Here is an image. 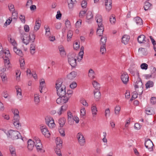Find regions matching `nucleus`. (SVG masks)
Masks as SVG:
<instances>
[{"instance_id":"nucleus-58","label":"nucleus","mask_w":156,"mask_h":156,"mask_svg":"<svg viewBox=\"0 0 156 156\" xmlns=\"http://www.w3.org/2000/svg\"><path fill=\"white\" fill-rule=\"evenodd\" d=\"M62 14L61 13L60 11H57V14L56 15V18L58 20H60L61 18Z\"/></svg>"},{"instance_id":"nucleus-40","label":"nucleus","mask_w":156,"mask_h":156,"mask_svg":"<svg viewBox=\"0 0 156 156\" xmlns=\"http://www.w3.org/2000/svg\"><path fill=\"white\" fill-rule=\"evenodd\" d=\"M56 144L57 145L59 146V147L62 145V141L61 140L60 137H57L56 139Z\"/></svg>"},{"instance_id":"nucleus-45","label":"nucleus","mask_w":156,"mask_h":156,"mask_svg":"<svg viewBox=\"0 0 156 156\" xmlns=\"http://www.w3.org/2000/svg\"><path fill=\"white\" fill-rule=\"evenodd\" d=\"M120 111V107L119 106H116L115 108V115H118Z\"/></svg>"},{"instance_id":"nucleus-15","label":"nucleus","mask_w":156,"mask_h":156,"mask_svg":"<svg viewBox=\"0 0 156 156\" xmlns=\"http://www.w3.org/2000/svg\"><path fill=\"white\" fill-rule=\"evenodd\" d=\"M156 72V68L154 67L153 68V70L151 72V74H146L145 75V76L146 79H149L150 78L152 77L154 78L156 76L155 72Z\"/></svg>"},{"instance_id":"nucleus-55","label":"nucleus","mask_w":156,"mask_h":156,"mask_svg":"<svg viewBox=\"0 0 156 156\" xmlns=\"http://www.w3.org/2000/svg\"><path fill=\"white\" fill-rule=\"evenodd\" d=\"M77 83L75 82H73L70 85V87L72 89H74L77 87Z\"/></svg>"},{"instance_id":"nucleus-61","label":"nucleus","mask_w":156,"mask_h":156,"mask_svg":"<svg viewBox=\"0 0 156 156\" xmlns=\"http://www.w3.org/2000/svg\"><path fill=\"white\" fill-rule=\"evenodd\" d=\"M61 26V23H57L55 24V27L57 29H60Z\"/></svg>"},{"instance_id":"nucleus-43","label":"nucleus","mask_w":156,"mask_h":156,"mask_svg":"<svg viewBox=\"0 0 156 156\" xmlns=\"http://www.w3.org/2000/svg\"><path fill=\"white\" fill-rule=\"evenodd\" d=\"M8 39L9 41L15 47L16 45V43L14 39H12L10 36H8Z\"/></svg>"},{"instance_id":"nucleus-3","label":"nucleus","mask_w":156,"mask_h":156,"mask_svg":"<svg viewBox=\"0 0 156 156\" xmlns=\"http://www.w3.org/2000/svg\"><path fill=\"white\" fill-rule=\"evenodd\" d=\"M68 62L72 67L75 68L77 65L76 59L74 57L73 54L68 56Z\"/></svg>"},{"instance_id":"nucleus-33","label":"nucleus","mask_w":156,"mask_h":156,"mask_svg":"<svg viewBox=\"0 0 156 156\" xmlns=\"http://www.w3.org/2000/svg\"><path fill=\"white\" fill-rule=\"evenodd\" d=\"M135 20L136 24L138 25H141L143 23L142 19L139 17H137L135 18Z\"/></svg>"},{"instance_id":"nucleus-46","label":"nucleus","mask_w":156,"mask_h":156,"mask_svg":"<svg viewBox=\"0 0 156 156\" xmlns=\"http://www.w3.org/2000/svg\"><path fill=\"white\" fill-rule=\"evenodd\" d=\"M59 132L60 134V135L62 136H65V129L61 127L59 129Z\"/></svg>"},{"instance_id":"nucleus-18","label":"nucleus","mask_w":156,"mask_h":156,"mask_svg":"<svg viewBox=\"0 0 156 156\" xmlns=\"http://www.w3.org/2000/svg\"><path fill=\"white\" fill-rule=\"evenodd\" d=\"M28 149L30 151H32L34 147V140H32L31 139H29L27 142Z\"/></svg>"},{"instance_id":"nucleus-17","label":"nucleus","mask_w":156,"mask_h":156,"mask_svg":"<svg viewBox=\"0 0 156 156\" xmlns=\"http://www.w3.org/2000/svg\"><path fill=\"white\" fill-rule=\"evenodd\" d=\"M112 0H106L105 1L106 9L107 11L108 12L112 9Z\"/></svg>"},{"instance_id":"nucleus-5","label":"nucleus","mask_w":156,"mask_h":156,"mask_svg":"<svg viewBox=\"0 0 156 156\" xmlns=\"http://www.w3.org/2000/svg\"><path fill=\"white\" fill-rule=\"evenodd\" d=\"M33 140L34 145L36 147L37 150L38 151L41 150V148L42 147V144L41 140L39 138L37 137H35L34 138Z\"/></svg>"},{"instance_id":"nucleus-22","label":"nucleus","mask_w":156,"mask_h":156,"mask_svg":"<svg viewBox=\"0 0 156 156\" xmlns=\"http://www.w3.org/2000/svg\"><path fill=\"white\" fill-rule=\"evenodd\" d=\"M68 115V121L70 125H72L73 123V121L72 118H73V116L72 114V113L69 111L67 112Z\"/></svg>"},{"instance_id":"nucleus-32","label":"nucleus","mask_w":156,"mask_h":156,"mask_svg":"<svg viewBox=\"0 0 156 156\" xmlns=\"http://www.w3.org/2000/svg\"><path fill=\"white\" fill-rule=\"evenodd\" d=\"M151 4L149 2L146 1L144 3V10L145 11H147L150 9V7L151 6Z\"/></svg>"},{"instance_id":"nucleus-41","label":"nucleus","mask_w":156,"mask_h":156,"mask_svg":"<svg viewBox=\"0 0 156 156\" xmlns=\"http://www.w3.org/2000/svg\"><path fill=\"white\" fill-rule=\"evenodd\" d=\"M20 66L21 68H23L25 64L24 58L23 57H20L19 59Z\"/></svg>"},{"instance_id":"nucleus-59","label":"nucleus","mask_w":156,"mask_h":156,"mask_svg":"<svg viewBox=\"0 0 156 156\" xmlns=\"http://www.w3.org/2000/svg\"><path fill=\"white\" fill-rule=\"evenodd\" d=\"M87 4V2L86 0H83L82 1L81 3V5L82 7L83 8H86Z\"/></svg>"},{"instance_id":"nucleus-7","label":"nucleus","mask_w":156,"mask_h":156,"mask_svg":"<svg viewBox=\"0 0 156 156\" xmlns=\"http://www.w3.org/2000/svg\"><path fill=\"white\" fill-rule=\"evenodd\" d=\"M144 145L145 147L147 148L150 151H153L154 144L150 139H148L145 140Z\"/></svg>"},{"instance_id":"nucleus-28","label":"nucleus","mask_w":156,"mask_h":156,"mask_svg":"<svg viewBox=\"0 0 156 156\" xmlns=\"http://www.w3.org/2000/svg\"><path fill=\"white\" fill-rule=\"evenodd\" d=\"M67 105H64L62 106L61 107L60 110L58 112L59 115H61L62 112H64L66 111L67 108Z\"/></svg>"},{"instance_id":"nucleus-38","label":"nucleus","mask_w":156,"mask_h":156,"mask_svg":"<svg viewBox=\"0 0 156 156\" xmlns=\"http://www.w3.org/2000/svg\"><path fill=\"white\" fill-rule=\"evenodd\" d=\"M89 76L91 78L93 79L94 78V72L93 69H89L88 73Z\"/></svg>"},{"instance_id":"nucleus-48","label":"nucleus","mask_w":156,"mask_h":156,"mask_svg":"<svg viewBox=\"0 0 156 156\" xmlns=\"http://www.w3.org/2000/svg\"><path fill=\"white\" fill-rule=\"evenodd\" d=\"M140 67L143 69L146 70L148 68V65L146 63H143L141 65Z\"/></svg>"},{"instance_id":"nucleus-53","label":"nucleus","mask_w":156,"mask_h":156,"mask_svg":"<svg viewBox=\"0 0 156 156\" xmlns=\"http://www.w3.org/2000/svg\"><path fill=\"white\" fill-rule=\"evenodd\" d=\"M55 152L58 156H62L61 151L60 149L56 148Z\"/></svg>"},{"instance_id":"nucleus-56","label":"nucleus","mask_w":156,"mask_h":156,"mask_svg":"<svg viewBox=\"0 0 156 156\" xmlns=\"http://www.w3.org/2000/svg\"><path fill=\"white\" fill-rule=\"evenodd\" d=\"M34 101L36 104H37L40 101V98L37 94L34 95Z\"/></svg>"},{"instance_id":"nucleus-60","label":"nucleus","mask_w":156,"mask_h":156,"mask_svg":"<svg viewBox=\"0 0 156 156\" xmlns=\"http://www.w3.org/2000/svg\"><path fill=\"white\" fill-rule=\"evenodd\" d=\"M12 18H11V17H9V18L8 19V20H7L4 24L5 25H9L11 23V22L12 21Z\"/></svg>"},{"instance_id":"nucleus-26","label":"nucleus","mask_w":156,"mask_h":156,"mask_svg":"<svg viewBox=\"0 0 156 156\" xmlns=\"http://www.w3.org/2000/svg\"><path fill=\"white\" fill-rule=\"evenodd\" d=\"M21 38L22 40L23 43L26 45L28 44L29 42L31 41V38H29L28 36L26 37V39H25L23 36H22L21 37Z\"/></svg>"},{"instance_id":"nucleus-24","label":"nucleus","mask_w":156,"mask_h":156,"mask_svg":"<svg viewBox=\"0 0 156 156\" xmlns=\"http://www.w3.org/2000/svg\"><path fill=\"white\" fill-rule=\"evenodd\" d=\"M130 37L126 35H124L122 38V42L125 44H127L129 41Z\"/></svg>"},{"instance_id":"nucleus-8","label":"nucleus","mask_w":156,"mask_h":156,"mask_svg":"<svg viewBox=\"0 0 156 156\" xmlns=\"http://www.w3.org/2000/svg\"><path fill=\"white\" fill-rule=\"evenodd\" d=\"M69 97H66V96L63 97H59L56 100V103L58 104L62 105L66 103L69 99Z\"/></svg>"},{"instance_id":"nucleus-20","label":"nucleus","mask_w":156,"mask_h":156,"mask_svg":"<svg viewBox=\"0 0 156 156\" xmlns=\"http://www.w3.org/2000/svg\"><path fill=\"white\" fill-rule=\"evenodd\" d=\"M98 26V28L97 29V34L99 36H101L104 31V27L103 25H101L100 27L99 26Z\"/></svg>"},{"instance_id":"nucleus-51","label":"nucleus","mask_w":156,"mask_h":156,"mask_svg":"<svg viewBox=\"0 0 156 156\" xmlns=\"http://www.w3.org/2000/svg\"><path fill=\"white\" fill-rule=\"evenodd\" d=\"M82 20L81 19H79L76 23L75 25L76 28H79L81 26V25Z\"/></svg>"},{"instance_id":"nucleus-63","label":"nucleus","mask_w":156,"mask_h":156,"mask_svg":"<svg viewBox=\"0 0 156 156\" xmlns=\"http://www.w3.org/2000/svg\"><path fill=\"white\" fill-rule=\"evenodd\" d=\"M105 116L106 117L107 116H109L110 115V111L109 108H107L105 110Z\"/></svg>"},{"instance_id":"nucleus-52","label":"nucleus","mask_w":156,"mask_h":156,"mask_svg":"<svg viewBox=\"0 0 156 156\" xmlns=\"http://www.w3.org/2000/svg\"><path fill=\"white\" fill-rule=\"evenodd\" d=\"M83 54L84 52L80 51L78 54V56L77 58L78 60L80 59V60H81L83 58Z\"/></svg>"},{"instance_id":"nucleus-34","label":"nucleus","mask_w":156,"mask_h":156,"mask_svg":"<svg viewBox=\"0 0 156 156\" xmlns=\"http://www.w3.org/2000/svg\"><path fill=\"white\" fill-rule=\"evenodd\" d=\"M41 23L39 22V20H36L35 23V25L34 27V30L37 31L40 28Z\"/></svg>"},{"instance_id":"nucleus-10","label":"nucleus","mask_w":156,"mask_h":156,"mask_svg":"<svg viewBox=\"0 0 156 156\" xmlns=\"http://www.w3.org/2000/svg\"><path fill=\"white\" fill-rule=\"evenodd\" d=\"M146 37L144 35H141L138 36L137 38V41L140 44L144 43L145 42H147V46H149L148 42L149 41V39H147L145 40Z\"/></svg>"},{"instance_id":"nucleus-12","label":"nucleus","mask_w":156,"mask_h":156,"mask_svg":"<svg viewBox=\"0 0 156 156\" xmlns=\"http://www.w3.org/2000/svg\"><path fill=\"white\" fill-rule=\"evenodd\" d=\"M121 78L123 83L125 84H127L129 82V76L128 74L126 72H124L122 74Z\"/></svg>"},{"instance_id":"nucleus-9","label":"nucleus","mask_w":156,"mask_h":156,"mask_svg":"<svg viewBox=\"0 0 156 156\" xmlns=\"http://www.w3.org/2000/svg\"><path fill=\"white\" fill-rule=\"evenodd\" d=\"M20 117L19 115H15L14 116L13 124L15 127L18 129L21 126V124L20 122Z\"/></svg>"},{"instance_id":"nucleus-35","label":"nucleus","mask_w":156,"mask_h":156,"mask_svg":"<svg viewBox=\"0 0 156 156\" xmlns=\"http://www.w3.org/2000/svg\"><path fill=\"white\" fill-rule=\"evenodd\" d=\"M154 83L152 81L149 80L145 84L146 88L147 89L150 87H153Z\"/></svg>"},{"instance_id":"nucleus-62","label":"nucleus","mask_w":156,"mask_h":156,"mask_svg":"<svg viewBox=\"0 0 156 156\" xmlns=\"http://www.w3.org/2000/svg\"><path fill=\"white\" fill-rule=\"evenodd\" d=\"M86 114V110L84 108H82L80 110L81 116H84Z\"/></svg>"},{"instance_id":"nucleus-36","label":"nucleus","mask_w":156,"mask_h":156,"mask_svg":"<svg viewBox=\"0 0 156 156\" xmlns=\"http://www.w3.org/2000/svg\"><path fill=\"white\" fill-rule=\"evenodd\" d=\"M93 15L91 11L88 12L86 16V19L88 20H91L93 17Z\"/></svg>"},{"instance_id":"nucleus-44","label":"nucleus","mask_w":156,"mask_h":156,"mask_svg":"<svg viewBox=\"0 0 156 156\" xmlns=\"http://www.w3.org/2000/svg\"><path fill=\"white\" fill-rule=\"evenodd\" d=\"M109 20L112 24H114L115 22L116 19L115 16L112 15L110 17Z\"/></svg>"},{"instance_id":"nucleus-2","label":"nucleus","mask_w":156,"mask_h":156,"mask_svg":"<svg viewBox=\"0 0 156 156\" xmlns=\"http://www.w3.org/2000/svg\"><path fill=\"white\" fill-rule=\"evenodd\" d=\"M6 135L8 137L11 138L13 140H16L20 138L23 140L20 133L17 131L10 129L8 131Z\"/></svg>"},{"instance_id":"nucleus-27","label":"nucleus","mask_w":156,"mask_h":156,"mask_svg":"<svg viewBox=\"0 0 156 156\" xmlns=\"http://www.w3.org/2000/svg\"><path fill=\"white\" fill-rule=\"evenodd\" d=\"M9 151L12 156H16L15 148L12 146H10Z\"/></svg>"},{"instance_id":"nucleus-4","label":"nucleus","mask_w":156,"mask_h":156,"mask_svg":"<svg viewBox=\"0 0 156 156\" xmlns=\"http://www.w3.org/2000/svg\"><path fill=\"white\" fill-rule=\"evenodd\" d=\"M136 90V88H139L140 90V91L139 92V90H137V93L139 95H141L142 94L143 91V83L141 80V79H140V80L137 81L136 82L134 86Z\"/></svg>"},{"instance_id":"nucleus-50","label":"nucleus","mask_w":156,"mask_h":156,"mask_svg":"<svg viewBox=\"0 0 156 156\" xmlns=\"http://www.w3.org/2000/svg\"><path fill=\"white\" fill-rule=\"evenodd\" d=\"M91 110L93 114L96 115L97 114V108L95 106H92L91 107Z\"/></svg>"},{"instance_id":"nucleus-49","label":"nucleus","mask_w":156,"mask_h":156,"mask_svg":"<svg viewBox=\"0 0 156 156\" xmlns=\"http://www.w3.org/2000/svg\"><path fill=\"white\" fill-rule=\"evenodd\" d=\"M105 46L106 45H102L101 47L100 51L102 54H104L106 51Z\"/></svg>"},{"instance_id":"nucleus-39","label":"nucleus","mask_w":156,"mask_h":156,"mask_svg":"<svg viewBox=\"0 0 156 156\" xmlns=\"http://www.w3.org/2000/svg\"><path fill=\"white\" fill-rule=\"evenodd\" d=\"M29 38H31L32 42H34V41L35 37V34L34 32H30L29 34Z\"/></svg>"},{"instance_id":"nucleus-11","label":"nucleus","mask_w":156,"mask_h":156,"mask_svg":"<svg viewBox=\"0 0 156 156\" xmlns=\"http://www.w3.org/2000/svg\"><path fill=\"white\" fill-rule=\"evenodd\" d=\"M41 131L45 137H48L50 135V133L45 125L41 126Z\"/></svg>"},{"instance_id":"nucleus-54","label":"nucleus","mask_w":156,"mask_h":156,"mask_svg":"<svg viewBox=\"0 0 156 156\" xmlns=\"http://www.w3.org/2000/svg\"><path fill=\"white\" fill-rule=\"evenodd\" d=\"M73 91L71 90H68L67 91L66 93V97H69L68 98H69L71 96V95L73 93Z\"/></svg>"},{"instance_id":"nucleus-37","label":"nucleus","mask_w":156,"mask_h":156,"mask_svg":"<svg viewBox=\"0 0 156 156\" xmlns=\"http://www.w3.org/2000/svg\"><path fill=\"white\" fill-rule=\"evenodd\" d=\"M73 35V32L72 31L69 30L67 34V41H70Z\"/></svg>"},{"instance_id":"nucleus-13","label":"nucleus","mask_w":156,"mask_h":156,"mask_svg":"<svg viewBox=\"0 0 156 156\" xmlns=\"http://www.w3.org/2000/svg\"><path fill=\"white\" fill-rule=\"evenodd\" d=\"M78 139L80 144L83 146L85 143V141L84 138L81 133H79L77 134Z\"/></svg>"},{"instance_id":"nucleus-1","label":"nucleus","mask_w":156,"mask_h":156,"mask_svg":"<svg viewBox=\"0 0 156 156\" xmlns=\"http://www.w3.org/2000/svg\"><path fill=\"white\" fill-rule=\"evenodd\" d=\"M62 82L61 79H58L56 81L55 87L57 90V93L59 97L66 96V87L62 86Z\"/></svg>"},{"instance_id":"nucleus-30","label":"nucleus","mask_w":156,"mask_h":156,"mask_svg":"<svg viewBox=\"0 0 156 156\" xmlns=\"http://www.w3.org/2000/svg\"><path fill=\"white\" fill-rule=\"evenodd\" d=\"M18 18V12L16 11H15L12 12V17L11 18H12L13 20L16 21Z\"/></svg>"},{"instance_id":"nucleus-21","label":"nucleus","mask_w":156,"mask_h":156,"mask_svg":"<svg viewBox=\"0 0 156 156\" xmlns=\"http://www.w3.org/2000/svg\"><path fill=\"white\" fill-rule=\"evenodd\" d=\"M15 88L16 91L17 95L18 97V98L20 100L22 99V98L21 89L20 88L18 87L17 86H16Z\"/></svg>"},{"instance_id":"nucleus-47","label":"nucleus","mask_w":156,"mask_h":156,"mask_svg":"<svg viewBox=\"0 0 156 156\" xmlns=\"http://www.w3.org/2000/svg\"><path fill=\"white\" fill-rule=\"evenodd\" d=\"M107 37H101L100 41L102 45H106L105 43L106 42Z\"/></svg>"},{"instance_id":"nucleus-25","label":"nucleus","mask_w":156,"mask_h":156,"mask_svg":"<svg viewBox=\"0 0 156 156\" xmlns=\"http://www.w3.org/2000/svg\"><path fill=\"white\" fill-rule=\"evenodd\" d=\"M77 73L75 71H72L67 76V78L70 80H72L77 76Z\"/></svg>"},{"instance_id":"nucleus-64","label":"nucleus","mask_w":156,"mask_h":156,"mask_svg":"<svg viewBox=\"0 0 156 156\" xmlns=\"http://www.w3.org/2000/svg\"><path fill=\"white\" fill-rule=\"evenodd\" d=\"M0 76L2 81H4L5 80L6 76L5 74L4 73H1Z\"/></svg>"},{"instance_id":"nucleus-31","label":"nucleus","mask_w":156,"mask_h":156,"mask_svg":"<svg viewBox=\"0 0 156 156\" xmlns=\"http://www.w3.org/2000/svg\"><path fill=\"white\" fill-rule=\"evenodd\" d=\"M35 44L32 43L30 45V53L32 55H34L35 53Z\"/></svg>"},{"instance_id":"nucleus-29","label":"nucleus","mask_w":156,"mask_h":156,"mask_svg":"<svg viewBox=\"0 0 156 156\" xmlns=\"http://www.w3.org/2000/svg\"><path fill=\"white\" fill-rule=\"evenodd\" d=\"M92 84L94 87L95 88V90H99L100 87V84L97 81L94 80L92 82Z\"/></svg>"},{"instance_id":"nucleus-57","label":"nucleus","mask_w":156,"mask_h":156,"mask_svg":"<svg viewBox=\"0 0 156 156\" xmlns=\"http://www.w3.org/2000/svg\"><path fill=\"white\" fill-rule=\"evenodd\" d=\"M151 103L152 105L156 104V98L155 97H152L150 99Z\"/></svg>"},{"instance_id":"nucleus-6","label":"nucleus","mask_w":156,"mask_h":156,"mask_svg":"<svg viewBox=\"0 0 156 156\" xmlns=\"http://www.w3.org/2000/svg\"><path fill=\"white\" fill-rule=\"evenodd\" d=\"M46 123L50 128H53L55 126V124L54 122V120L53 118L51 117H47L45 119Z\"/></svg>"},{"instance_id":"nucleus-42","label":"nucleus","mask_w":156,"mask_h":156,"mask_svg":"<svg viewBox=\"0 0 156 156\" xmlns=\"http://www.w3.org/2000/svg\"><path fill=\"white\" fill-rule=\"evenodd\" d=\"M66 121V119L64 118H60L59 120V123L60 125V127H62L64 125Z\"/></svg>"},{"instance_id":"nucleus-14","label":"nucleus","mask_w":156,"mask_h":156,"mask_svg":"<svg viewBox=\"0 0 156 156\" xmlns=\"http://www.w3.org/2000/svg\"><path fill=\"white\" fill-rule=\"evenodd\" d=\"M94 97L96 101H98L101 98L100 92L99 90H94Z\"/></svg>"},{"instance_id":"nucleus-16","label":"nucleus","mask_w":156,"mask_h":156,"mask_svg":"<svg viewBox=\"0 0 156 156\" xmlns=\"http://www.w3.org/2000/svg\"><path fill=\"white\" fill-rule=\"evenodd\" d=\"M95 20L98 23V26L100 27L101 25H103L102 24V18L101 15L98 14L95 16Z\"/></svg>"},{"instance_id":"nucleus-23","label":"nucleus","mask_w":156,"mask_h":156,"mask_svg":"<svg viewBox=\"0 0 156 156\" xmlns=\"http://www.w3.org/2000/svg\"><path fill=\"white\" fill-rule=\"evenodd\" d=\"M14 51L18 55H19L20 57H22L23 55V53L22 51L20 49L17 48L16 47H14L13 48Z\"/></svg>"},{"instance_id":"nucleus-19","label":"nucleus","mask_w":156,"mask_h":156,"mask_svg":"<svg viewBox=\"0 0 156 156\" xmlns=\"http://www.w3.org/2000/svg\"><path fill=\"white\" fill-rule=\"evenodd\" d=\"M7 51L8 54L7 55H5V56H4V55L2 57V58H3V59L4 60L5 66L6 65L7 66L9 64V63H8V62L9 61V57L10 56V53L9 51L8 50Z\"/></svg>"}]
</instances>
